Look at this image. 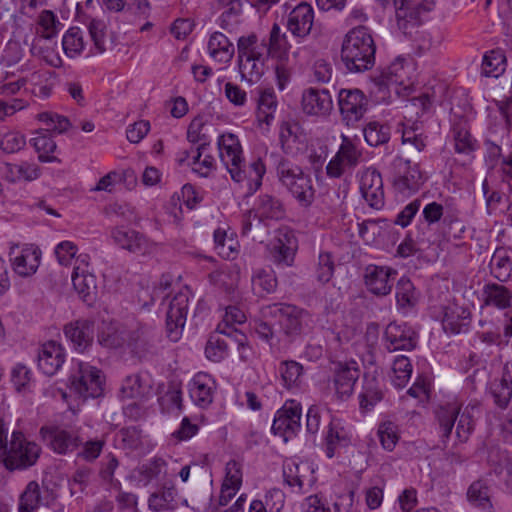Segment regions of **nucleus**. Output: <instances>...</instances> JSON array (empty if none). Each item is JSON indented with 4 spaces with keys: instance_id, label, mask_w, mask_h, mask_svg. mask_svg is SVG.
<instances>
[{
    "instance_id": "obj_28",
    "label": "nucleus",
    "mask_w": 512,
    "mask_h": 512,
    "mask_svg": "<svg viewBox=\"0 0 512 512\" xmlns=\"http://www.w3.org/2000/svg\"><path fill=\"white\" fill-rule=\"evenodd\" d=\"M471 323V312L468 308L456 303L444 308L442 326L445 332L460 334L468 331Z\"/></svg>"
},
{
    "instance_id": "obj_61",
    "label": "nucleus",
    "mask_w": 512,
    "mask_h": 512,
    "mask_svg": "<svg viewBox=\"0 0 512 512\" xmlns=\"http://www.w3.org/2000/svg\"><path fill=\"white\" fill-rule=\"evenodd\" d=\"M254 330L259 338L269 343L271 348H279L282 344V338L277 334L273 325L267 320H259L255 322Z\"/></svg>"
},
{
    "instance_id": "obj_8",
    "label": "nucleus",
    "mask_w": 512,
    "mask_h": 512,
    "mask_svg": "<svg viewBox=\"0 0 512 512\" xmlns=\"http://www.w3.org/2000/svg\"><path fill=\"white\" fill-rule=\"evenodd\" d=\"M41 454V447L26 439L20 431L11 435L2 465L9 471L25 470L34 466Z\"/></svg>"
},
{
    "instance_id": "obj_41",
    "label": "nucleus",
    "mask_w": 512,
    "mask_h": 512,
    "mask_svg": "<svg viewBox=\"0 0 512 512\" xmlns=\"http://www.w3.org/2000/svg\"><path fill=\"white\" fill-rule=\"evenodd\" d=\"M278 106L277 97L270 88L260 92L257 107V120L261 124L270 125Z\"/></svg>"
},
{
    "instance_id": "obj_18",
    "label": "nucleus",
    "mask_w": 512,
    "mask_h": 512,
    "mask_svg": "<svg viewBox=\"0 0 512 512\" xmlns=\"http://www.w3.org/2000/svg\"><path fill=\"white\" fill-rule=\"evenodd\" d=\"M297 248L298 242L293 231L288 228L279 229L270 248L273 263L281 268L292 266Z\"/></svg>"
},
{
    "instance_id": "obj_53",
    "label": "nucleus",
    "mask_w": 512,
    "mask_h": 512,
    "mask_svg": "<svg viewBox=\"0 0 512 512\" xmlns=\"http://www.w3.org/2000/svg\"><path fill=\"white\" fill-rule=\"evenodd\" d=\"M392 383L396 388H403L408 383L412 374V365L408 357L398 356L393 361Z\"/></svg>"
},
{
    "instance_id": "obj_17",
    "label": "nucleus",
    "mask_w": 512,
    "mask_h": 512,
    "mask_svg": "<svg viewBox=\"0 0 512 512\" xmlns=\"http://www.w3.org/2000/svg\"><path fill=\"white\" fill-rule=\"evenodd\" d=\"M385 347L390 352L411 351L417 345L418 335L406 323L391 322L384 331Z\"/></svg>"
},
{
    "instance_id": "obj_59",
    "label": "nucleus",
    "mask_w": 512,
    "mask_h": 512,
    "mask_svg": "<svg viewBox=\"0 0 512 512\" xmlns=\"http://www.w3.org/2000/svg\"><path fill=\"white\" fill-rule=\"evenodd\" d=\"M426 138L427 137L424 136L423 132L416 124L405 126L402 130V143L404 145H411L417 152H421L425 149Z\"/></svg>"
},
{
    "instance_id": "obj_10",
    "label": "nucleus",
    "mask_w": 512,
    "mask_h": 512,
    "mask_svg": "<svg viewBox=\"0 0 512 512\" xmlns=\"http://www.w3.org/2000/svg\"><path fill=\"white\" fill-rule=\"evenodd\" d=\"M43 443L58 455H68L81 446L80 429L67 428L60 425H44L39 430Z\"/></svg>"
},
{
    "instance_id": "obj_27",
    "label": "nucleus",
    "mask_w": 512,
    "mask_h": 512,
    "mask_svg": "<svg viewBox=\"0 0 512 512\" xmlns=\"http://www.w3.org/2000/svg\"><path fill=\"white\" fill-rule=\"evenodd\" d=\"M216 384L207 373H197L189 383V394L192 401L201 408L208 407L214 398Z\"/></svg>"
},
{
    "instance_id": "obj_19",
    "label": "nucleus",
    "mask_w": 512,
    "mask_h": 512,
    "mask_svg": "<svg viewBox=\"0 0 512 512\" xmlns=\"http://www.w3.org/2000/svg\"><path fill=\"white\" fill-rule=\"evenodd\" d=\"M55 500L52 489L37 481H30L19 497V512H36L40 506H49Z\"/></svg>"
},
{
    "instance_id": "obj_64",
    "label": "nucleus",
    "mask_w": 512,
    "mask_h": 512,
    "mask_svg": "<svg viewBox=\"0 0 512 512\" xmlns=\"http://www.w3.org/2000/svg\"><path fill=\"white\" fill-rule=\"evenodd\" d=\"M228 346L224 339L211 337L205 347L206 357L213 362H220L227 356Z\"/></svg>"
},
{
    "instance_id": "obj_20",
    "label": "nucleus",
    "mask_w": 512,
    "mask_h": 512,
    "mask_svg": "<svg viewBox=\"0 0 512 512\" xmlns=\"http://www.w3.org/2000/svg\"><path fill=\"white\" fill-rule=\"evenodd\" d=\"M301 108L309 116H326L333 108L332 97L327 89L307 88L302 93Z\"/></svg>"
},
{
    "instance_id": "obj_58",
    "label": "nucleus",
    "mask_w": 512,
    "mask_h": 512,
    "mask_svg": "<svg viewBox=\"0 0 512 512\" xmlns=\"http://www.w3.org/2000/svg\"><path fill=\"white\" fill-rule=\"evenodd\" d=\"M334 270L335 264L332 255L328 252L320 253L315 269L318 282L322 284L328 283L333 277Z\"/></svg>"
},
{
    "instance_id": "obj_13",
    "label": "nucleus",
    "mask_w": 512,
    "mask_h": 512,
    "mask_svg": "<svg viewBox=\"0 0 512 512\" xmlns=\"http://www.w3.org/2000/svg\"><path fill=\"white\" fill-rule=\"evenodd\" d=\"M302 408L300 403L294 400L288 401L279 409L275 415L272 432L281 436L284 441L294 437L299 431L301 424Z\"/></svg>"
},
{
    "instance_id": "obj_15",
    "label": "nucleus",
    "mask_w": 512,
    "mask_h": 512,
    "mask_svg": "<svg viewBox=\"0 0 512 512\" xmlns=\"http://www.w3.org/2000/svg\"><path fill=\"white\" fill-rule=\"evenodd\" d=\"M190 290L185 287L174 295L166 314L168 337L177 341L186 322Z\"/></svg>"
},
{
    "instance_id": "obj_44",
    "label": "nucleus",
    "mask_w": 512,
    "mask_h": 512,
    "mask_svg": "<svg viewBox=\"0 0 512 512\" xmlns=\"http://www.w3.org/2000/svg\"><path fill=\"white\" fill-rule=\"evenodd\" d=\"M396 301L398 308L408 310L414 307L418 301V295L410 279L402 277L396 285Z\"/></svg>"
},
{
    "instance_id": "obj_60",
    "label": "nucleus",
    "mask_w": 512,
    "mask_h": 512,
    "mask_svg": "<svg viewBox=\"0 0 512 512\" xmlns=\"http://www.w3.org/2000/svg\"><path fill=\"white\" fill-rule=\"evenodd\" d=\"M378 436L383 448L392 451L399 440L397 425L391 421L381 423L378 428Z\"/></svg>"
},
{
    "instance_id": "obj_47",
    "label": "nucleus",
    "mask_w": 512,
    "mask_h": 512,
    "mask_svg": "<svg viewBox=\"0 0 512 512\" xmlns=\"http://www.w3.org/2000/svg\"><path fill=\"white\" fill-rule=\"evenodd\" d=\"M72 283L75 290L84 301L92 300L93 296L96 294V278L91 273L73 272Z\"/></svg>"
},
{
    "instance_id": "obj_3",
    "label": "nucleus",
    "mask_w": 512,
    "mask_h": 512,
    "mask_svg": "<svg viewBox=\"0 0 512 512\" xmlns=\"http://www.w3.org/2000/svg\"><path fill=\"white\" fill-rule=\"evenodd\" d=\"M278 181L296 199L301 207L307 208L315 200L316 190L310 174L288 158L278 156L275 163Z\"/></svg>"
},
{
    "instance_id": "obj_32",
    "label": "nucleus",
    "mask_w": 512,
    "mask_h": 512,
    "mask_svg": "<svg viewBox=\"0 0 512 512\" xmlns=\"http://www.w3.org/2000/svg\"><path fill=\"white\" fill-rule=\"evenodd\" d=\"M351 433L337 419H332L325 436V453L328 458L335 456L338 448H344L351 444Z\"/></svg>"
},
{
    "instance_id": "obj_6",
    "label": "nucleus",
    "mask_w": 512,
    "mask_h": 512,
    "mask_svg": "<svg viewBox=\"0 0 512 512\" xmlns=\"http://www.w3.org/2000/svg\"><path fill=\"white\" fill-rule=\"evenodd\" d=\"M435 414L444 441L449 439L455 423L456 437L460 442H466L474 431V407H466L460 412L459 406L448 403L440 406Z\"/></svg>"
},
{
    "instance_id": "obj_12",
    "label": "nucleus",
    "mask_w": 512,
    "mask_h": 512,
    "mask_svg": "<svg viewBox=\"0 0 512 512\" xmlns=\"http://www.w3.org/2000/svg\"><path fill=\"white\" fill-rule=\"evenodd\" d=\"M338 105L342 120L347 126H353L364 117L369 100L359 89H341L338 94Z\"/></svg>"
},
{
    "instance_id": "obj_52",
    "label": "nucleus",
    "mask_w": 512,
    "mask_h": 512,
    "mask_svg": "<svg viewBox=\"0 0 512 512\" xmlns=\"http://www.w3.org/2000/svg\"><path fill=\"white\" fill-rule=\"evenodd\" d=\"M364 138L368 145L379 146L390 139V127L378 122H370L363 130Z\"/></svg>"
},
{
    "instance_id": "obj_11",
    "label": "nucleus",
    "mask_w": 512,
    "mask_h": 512,
    "mask_svg": "<svg viewBox=\"0 0 512 512\" xmlns=\"http://www.w3.org/2000/svg\"><path fill=\"white\" fill-rule=\"evenodd\" d=\"M391 169L394 174L393 185L401 193L416 192L424 182L419 165H412L410 160L402 156L393 159Z\"/></svg>"
},
{
    "instance_id": "obj_38",
    "label": "nucleus",
    "mask_w": 512,
    "mask_h": 512,
    "mask_svg": "<svg viewBox=\"0 0 512 512\" xmlns=\"http://www.w3.org/2000/svg\"><path fill=\"white\" fill-rule=\"evenodd\" d=\"M484 303L504 310L511 306L512 292L505 286L497 283H488L483 287Z\"/></svg>"
},
{
    "instance_id": "obj_36",
    "label": "nucleus",
    "mask_w": 512,
    "mask_h": 512,
    "mask_svg": "<svg viewBox=\"0 0 512 512\" xmlns=\"http://www.w3.org/2000/svg\"><path fill=\"white\" fill-rule=\"evenodd\" d=\"M491 485L485 478L473 481L467 489V500L470 504L483 510L493 507L491 501Z\"/></svg>"
},
{
    "instance_id": "obj_63",
    "label": "nucleus",
    "mask_w": 512,
    "mask_h": 512,
    "mask_svg": "<svg viewBox=\"0 0 512 512\" xmlns=\"http://www.w3.org/2000/svg\"><path fill=\"white\" fill-rule=\"evenodd\" d=\"M98 342L107 348L121 347L125 342L123 332L119 331L114 325L110 324L98 335Z\"/></svg>"
},
{
    "instance_id": "obj_56",
    "label": "nucleus",
    "mask_w": 512,
    "mask_h": 512,
    "mask_svg": "<svg viewBox=\"0 0 512 512\" xmlns=\"http://www.w3.org/2000/svg\"><path fill=\"white\" fill-rule=\"evenodd\" d=\"M279 371L287 388L299 386L303 373V366L300 363L293 360L284 361L280 364Z\"/></svg>"
},
{
    "instance_id": "obj_55",
    "label": "nucleus",
    "mask_w": 512,
    "mask_h": 512,
    "mask_svg": "<svg viewBox=\"0 0 512 512\" xmlns=\"http://www.w3.org/2000/svg\"><path fill=\"white\" fill-rule=\"evenodd\" d=\"M215 249L218 255L224 259H234L237 255V242L232 238H228V247L225 246L227 233L224 229L218 228L213 234Z\"/></svg>"
},
{
    "instance_id": "obj_5",
    "label": "nucleus",
    "mask_w": 512,
    "mask_h": 512,
    "mask_svg": "<svg viewBox=\"0 0 512 512\" xmlns=\"http://www.w3.org/2000/svg\"><path fill=\"white\" fill-rule=\"evenodd\" d=\"M261 315L264 319L275 320L282 343L289 345L301 335L309 312L289 303H272L261 308Z\"/></svg>"
},
{
    "instance_id": "obj_34",
    "label": "nucleus",
    "mask_w": 512,
    "mask_h": 512,
    "mask_svg": "<svg viewBox=\"0 0 512 512\" xmlns=\"http://www.w3.org/2000/svg\"><path fill=\"white\" fill-rule=\"evenodd\" d=\"M210 57L219 63H229L235 53L233 43L221 32H214L208 42Z\"/></svg>"
},
{
    "instance_id": "obj_62",
    "label": "nucleus",
    "mask_w": 512,
    "mask_h": 512,
    "mask_svg": "<svg viewBox=\"0 0 512 512\" xmlns=\"http://www.w3.org/2000/svg\"><path fill=\"white\" fill-rule=\"evenodd\" d=\"M90 37L97 53L106 51V25L102 20L93 19L88 25Z\"/></svg>"
},
{
    "instance_id": "obj_23",
    "label": "nucleus",
    "mask_w": 512,
    "mask_h": 512,
    "mask_svg": "<svg viewBox=\"0 0 512 512\" xmlns=\"http://www.w3.org/2000/svg\"><path fill=\"white\" fill-rule=\"evenodd\" d=\"M64 334L74 349L82 353L93 343L94 321L78 319L70 322L64 326Z\"/></svg>"
},
{
    "instance_id": "obj_2",
    "label": "nucleus",
    "mask_w": 512,
    "mask_h": 512,
    "mask_svg": "<svg viewBox=\"0 0 512 512\" xmlns=\"http://www.w3.org/2000/svg\"><path fill=\"white\" fill-rule=\"evenodd\" d=\"M376 44L366 26H357L348 31L341 47V60L349 72L370 70L375 64Z\"/></svg>"
},
{
    "instance_id": "obj_37",
    "label": "nucleus",
    "mask_w": 512,
    "mask_h": 512,
    "mask_svg": "<svg viewBox=\"0 0 512 512\" xmlns=\"http://www.w3.org/2000/svg\"><path fill=\"white\" fill-rule=\"evenodd\" d=\"M255 212L258 214L259 220H280L285 216L282 201L270 194L259 195Z\"/></svg>"
},
{
    "instance_id": "obj_33",
    "label": "nucleus",
    "mask_w": 512,
    "mask_h": 512,
    "mask_svg": "<svg viewBox=\"0 0 512 512\" xmlns=\"http://www.w3.org/2000/svg\"><path fill=\"white\" fill-rule=\"evenodd\" d=\"M114 242L121 248L132 253H142L146 248V239L139 232L124 227H116L111 231Z\"/></svg>"
},
{
    "instance_id": "obj_25",
    "label": "nucleus",
    "mask_w": 512,
    "mask_h": 512,
    "mask_svg": "<svg viewBox=\"0 0 512 512\" xmlns=\"http://www.w3.org/2000/svg\"><path fill=\"white\" fill-rule=\"evenodd\" d=\"M10 255L12 256L11 261L13 269L19 276H31L37 271L41 257V252L38 248L30 245L16 251V249L12 247Z\"/></svg>"
},
{
    "instance_id": "obj_39",
    "label": "nucleus",
    "mask_w": 512,
    "mask_h": 512,
    "mask_svg": "<svg viewBox=\"0 0 512 512\" xmlns=\"http://www.w3.org/2000/svg\"><path fill=\"white\" fill-rule=\"evenodd\" d=\"M507 67V58L502 49H493L486 52L483 56L481 73L485 77L498 78Z\"/></svg>"
},
{
    "instance_id": "obj_49",
    "label": "nucleus",
    "mask_w": 512,
    "mask_h": 512,
    "mask_svg": "<svg viewBox=\"0 0 512 512\" xmlns=\"http://www.w3.org/2000/svg\"><path fill=\"white\" fill-rule=\"evenodd\" d=\"M383 398L382 389L376 379L372 377L365 379L363 392L360 395V406L365 410H370L376 403Z\"/></svg>"
},
{
    "instance_id": "obj_50",
    "label": "nucleus",
    "mask_w": 512,
    "mask_h": 512,
    "mask_svg": "<svg viewBox=\"0 0 512 512\" xmlns=\"http://www.w3.org/2000/svg\"><path fill=\"white\" fill-rule=\"evenodd\" d=\"M51 71H36L31 74L30 81L33 84L32 93L39 98L46 99L48 98L53 89Z\"/></svg>"
},
{
    "instance_id": "obj_1",
    "label": "nucleus",
    "mask_w": 512,
    "mask_h": 512,
    "mask_svg": "<svg viewBox=\"0 0 512 512\" xmlns=\"http://www.w3.org/2000/svg\"><path fill=\"white\" fill-rule=\"evenodd\" d=\"M217 145L220 160L231 179L237 184L245 185L246 196L253 195L262 186V180L266 173L262 159H255L247 165L240 140L232 133L220 135Z\"/></svg>"
},
{
    "instance_id": "obj_48",
    "label": "nucleus",
    "mask_w": 512,
    "mask_h": 512,
    "mask_svg": "<svg viewBox=\"0 0 512 512\" xmlns=\"http://www.w3.org/2000/svg\"><path fill=\"white\" fill-rule=\"evenodd\" d=\"M105 445L104 436L89 438L82 434L81 449L77 450V456L86 462H93L100 456Z\"/></svg>"
},
{
    "instance_id": "obj_35",
    "label": "nucleus",
    "mask_w": 512,
    "mask_h": 512,
    "mask_svg": "<svg viewBox=\"0 0 512 512\" xmlns=\"http://www.w3.org/2000/svg\"><path fill=\"white\" fill-rule=\"evenodd\" d=\"M152 390L151 384L140 374H132L125 377L120 388V396L123 399L146 398Z\"/></svg>"
},
{
    "instance_id": "obj_40",
    "label": "nucleus",
    "mask_w": 512,
    "mask_h": 512,
    "mask_svg": "<svg viewBox=\"0 0 512 512\" xmlns=\"http://www.w3.org/2000/svg\"><path fill=\"white\" fill-rule=\"evenodd\" d=\"M290 47L286 34L281 32L277 23H274L270 31L269 42H266V56L283 60L287 57Z\"/></svg>"
},
{
    "instance_id": "obj_21",
    "label": "nucleus",
    "mask_w": 512,
    "mask_h": 512,
    "mask_svg": "<svg viewBox=\"0 0 512 512\" xmlns=\"http://www.w3.org/2000/svg\"><path fill=\"white\" fill-rule=\"evenodd\" d=\"M360 371L355 361L338 362L334 369V388L340 399L349 398L359 378Z\"/></svg>"
},
{
    "instance_id": "obj_29",
    "label": "nucleus",
    "mask_w": 512,
    "mask_h": 512,
    "mask_svg": "<svg viewBox=\"0 0 512 512\" xmlns=\"http://www.w3.org/2000/svg\"><path fill=\"white\" fill-rule=\"evenodd\" d=\"M217 9L221 11L218 17L219 26L228 32H233L242 23L243 5L241 0H216Z\"/></svg>"
},
{
    "instance_id": "obj_54",
    "label": "nucleus",
    "mask_w": 512,
    "mask_h": 512,
    "mask_svg": "<svg viewBox=\"0 0 512 512\" xmlns=\"http://www.w3.org/2000/svg\"><path fill=\"white\" fill-rule=\"evenodd\" d=\"M466 227L457 213L447 212L442 221V232L447 240L463 237Z\"/></svg>"
},
{
    "instance_id": "obj_45",
    "label": "nucleus",
    "mask_w": 512,
    "mask_h": 512,
    "mask_svg": "<svg viewBox=\"0 0 512 512\" xmlns=\"http://www.w3.org/2000/svg\"><path fill=\"white\" fill-rule=\"evenodd\" d=\"M176 497L177 489L174 486L164 487L149 497V508L157 512L174 509L177 506Z\"/></svg>"
},
{
    "instance_id": "obj_46",
    "label": "nucleus",
    "mask_w": 512,
    "mask_h": 512,
    "mask_svg": "<svg viewBox=\"0 0 512 512\" xmlns=\"http://www.w3.org/2000/svg\"><path fill=\"white\" fill-rule=\"evenodd\" d=\"M491 395L500 409L507 408L512 398V378H509L507 373H504L499 381L491 384Z\"/></svg>"
},
{
    "instance_id": "obj_14",
    "label": "nucleus",
    "mask_w": 512,
    "mask_h": 512,
    "mask_svg": "<svg viewBox=\"0 0 512 512\" xmlns=\"http://www.w3.org/2000/svg\"><path fill=\"white\" fill-rule=\"evenodd\" d=\"M362 152L346 136L342 137V143L326 166V173L331 178H340L346 170L354 169L360 162Z\"/></svg>"
},
{
    "instance_id": "obj_31",
    "label": "nucleus",
    "mask_w": 512,
    "mask_h": 512,
    "mask_svg": "<svg viewBox=\"0 0 512 512\" xmlns=\"http://www.w3.org/2000/svg\"><path fill=\"white\" fill-rule=\"evenodd\" d=\"M374 82L379 88L389 87L391 85L404 86L409 85V70L405 66L403 59H396L381 73L374 77Z\"/></svg>"
},
{
    "instance_id": "obj_42",
    "label": "nucleus",
    "mask_w": 512,
    "mask_h": 512,
    "mask_svg": "<svg viewBox=\"0 0 512 512\" xmlns=\"http://www.w3.org/2000/svg\"><path fill=\"white\" fill-rule=\"evenodd\" d=\"M208 148L209 142H202L197 145L194 161L189 163L192 170L202 177H208L216 169V160L214 156L207 152Z\"/></svg>"
},
{
    "instance_id": "obj_43",
    "label": "nucleus",
    "mask_w": 512,
    "mask_h": 512,
    "mask_svg": "<svg viewBox=\"0 0 512 512\" xmlns=\"http://www.w3.org/2000/svg\"><path fill=\"white\" fill-rule=\"evenodd\" d=\"M489 267L493 277L500 282H506L511 277V259L503 249H496L491 258Z\"/></svg>"
},
{
    "instance_id": "obj_22",
    "label": "nucleus",
    "mask_w": 512,
    "mask_h": 512,
    "mask_svg": "<svg viewBox=\"0 0 512 512\" xmlns=\"http://www.w3.org/2000/svg\"><path fill=\"white\" fill-rule=\"evenodd\" d=\"M397 272L389 267L368 265L365 268L364 280L368 290L377 296L388 295L393 287Z\"/></svg>"
},
{
    "instance_id": "obj_7",
    "label": "nucleus",
    "mask_w": 512,
    "mask_h": 512,
    "mask_svg": "<svg viewBox=\"0 0 512 512\" xmlns=\"http://www.w3.org/2000/svg\"><path fill=\"white\" fill-rule=\"evenodd\" d=\"M70 389L83 400L98 398L104 393L105 377L88 362L77 361L69 377Z\"/></svg>"
},
{
    "instance_id": "obj_30",
    "label": "nucleus",
    "mask_w": 512,
    "mask_h": 512,
    "mask_svg": "<svg viewBox=\"0 0 512 512\" xmlns=\"http://www.w3.org/2000/svg\"><path fill=\"white\" fill-rule=\"evenodd\" d=\"M313 470L306 462H296L295 460H286L283 464L284 482L292 489L293 492L301 493L303 491L304 482L311 477Z\"/></svg>"
},
{
    "instance_id": "obj_26",
    "label": "nucleus",
    "mask_w": 512,
    "mask_h": 512,
    "mask_svg": "<svg viewBox=\"0 0 512 512\" xmlns=\"http://www.w3.org/2000/svg\"><path fill=\"white\" fill-rule=\"evenodd\" d=\"M64 361V348L55 341H48L39 349L37 357L38 367L48 376L56 374Z\"/></svg>"
},
{
    "instance_id": "obj_24",
    "label": "nucleus",
    "mask_w": 512,
    "mask_h": 512,
    "mask_svg": "<svg viewBox=\"0 0 512 512\" xmlns=\"http://www.w3.org/2000/svg\"><path fill=\"white\" fill-rule=\"evenodd\" d=\"M314 22V10L306 2L299 3L288 15L287 29L295 36L304 38L311 32Z\"/></svg>"
},
{
    "instance_id": "obj_4",
    "label": "nucleus",
    "mask_w": 512,
    "mask_h": 512,
    "mask_svg": "<svg viewBox=\"0 0 512 512\" xmlns=\"http://www.w3.org/2000/svg\"><path fill=\"white\" fill-rule=\"evenodd\" d=\"M238 66L241 79L249 84L260 81L266 70V41L255 33L241 36L237 41Z\"/></svg>"
},
{
    "instance_id": "obj_51",
    "label": "nucleus",
    "mask_w": 512,
    "mask_h": 512,
    "mask_svg": "<svg viewBox=\"0 0 512 512\" xmlns=\"http://www.w3.org/2000/svg\"><path fill=\"white\" fill-rule=\"evenodd\" d=\"M62 46L68 57L79 55L84 49L82 31L78 27H71L63 36Z\"/></svg>"
},
{
    "instance_id": "obj_57",
    "label": "nucleus",
    "mask_w": 512,
    "mask_h": 512,
    "mask_svg": "<svg viewBox=\"0 0 512 512\" xmlns=\"http://www.w3.org/2000/svg\"><path fill=\"white\" fill-rule=\"evenodd\" d=\"M32 145L39 153V160L41 162H51L55 157L49 154L53 153L56 149V143L52 137L45 133H39L37 136L32 138Z\"/></svg>"
},
{
    "instance_id": "obj_16",
    "label": "nucleus",
    "mask_w": 512,
    "mask_h": 512,
    "mask_svg": "<svg viewBox=\"0 0 512 512\" xmlns=\"http://www.w3.org/2000/svg\"><path fill=\"white\" fill-rule=\"evenodd\" d=\"M359 189L362 198L370 208L380 210L384 207L383 180L380 172L375 168H367L361 173Z\"/></svg>"
},
{
    "instance_id": "obj_9",
    "label": "nucleus",
    "mask_w": 512,
    "mask_h": 512,
    "mask_svg": "<svg viewBox=\"0 0 512 512\" xmlns=\"http://www.w3.org/2000/svg\"><path fill=\"white\" fill-rule=\"evenodd\" d=\"M396 9L397 26L406 37L416 34L423 27L422 16L435 6L434 0H397L393 3Z\"/></svg>"
}]
</instances>
